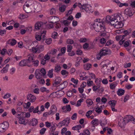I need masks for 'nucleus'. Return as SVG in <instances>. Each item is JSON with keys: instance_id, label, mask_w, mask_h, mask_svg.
Wrapping results in <instances>:
<instances>
[{"instance_id": "nucleus-36", "label": "nucleus", "mask_w": 135, "mask_h": 135, "mask_svg": "<svg viewBox=\"0 0 135 135\" xmlns=\"http://www.w3.org/2000/svg\"><path fill=\"white\" fill-rule=\"evenodd\" d=\"M40 72L42 74V76H45L46 74V71L43 68H41L40 70H39Z\"/></svg>"}, {"instance_id": "nucleus-50", "label": "nucleus", "mask_w": 135, "mask_h": 135, "mask_svg": "<svg viewBox=\"0 0 135 135\" xmlns=\"http://www.w3.org/2000/svg\"><path fill=\"white\" fill-rule=\"evenodd\" d=\"M67 43L68 44H72L74 43V41L72 39H68L67 40Z\"/></svg>"}, {"instance_id": "nucleus-12", "label": "nucleus", "mask_w": 135, "mask_h": 135, "mask_svg": "<svg viewBox=\"0 0 135 135\" xmlns=\"http://www.w3.org/2000/svg\"><path fill=\"white\" fill-rule=\"evenodd\" d=\"M9 126V123L7 122H4L3 123L0 124V127L5 131H6L7 129Z\"/></svg>"}, {"instance_id": "nucleus-33", "label": "nucleus", "mask_w": 135, "mask_h": 135, "mask_svg": "<svg viewBox=\"0 0 135 135\" xmlns=\"http://www.w3.org/2000/svg\"><path fill=\"white\" fill-rule=\"evenodd\" d=\"M61 69V68L60 66L59 65H57L55 67V68L54 69V71L58 73L60 71Z\"/></svg>"}, {"instance_id": "nucleus-61", "label": "nucleus", "mask_w": 135, "mask_h": 135, "mask_svg": "<svg viewBox=\"0 0 135 135\" xmlns=\"http://www.w3.org/2000/svg\"><path fill=\"white\" fill-rule=\"evenodd\" d=\"M77 117V114L76 113H74L71 117V119L73 120H75Z\"/></svg>"}, {"instance_id": "nucleus-4", "label": "nucleus", "mask_w": 135, "mask_h": 135, "mask_svg": "<svg viewBox=\"0 0 135 135\" xmlns=\"http://www.w3.org/2000/svg\"><path fill=\"white\" fill-rule=\"evenodd\" d=\"M32 59V57H30V55H28L27 56V59L21 61L19 63V65L22 67L26 65L28 66V64L30 63Z\"/></svg>"}, {"instance_id": "nucleus-5", "label": "nucleus", "mask_w": 135, "mask_h": 135, "mask_svg": "<svg viewBox=\"0 0 135 135\" xmlns=\"http://www.w3.org/2000/svg\"><path fill=\"white\" fill-rule=\"evenodd\" d=\"M44 50V46H36L35 47H32V49H30V51H31L33 53L37 52L39 53Z\"/></svg>"}, {"instance_id": "nucleus-24", "label": "nucleus", "mask_w": 135, "mask_h": 135, "mask_svg": "<svg viewBox=\"0 0 135 135\" xmlns=\"http://www.w3.org/2000/svg\"><path fill=\"white\" fill-rule=\"evenodd\" d=\"M42 23L41 22H37L35 25V28L37 30H38L40 29L42 25Z\"/></svg>"}, {"instance_id": "nucleus-30", "label": "nucleus", "mask_w": 135, "mask_h": 135, "mask_svg": "<svg viewBox=\"0 0 135 135\" xmlns=\"http://www.w3.org/2000/svg\"><path fill=\"white\" fill-rule=\"evenodd\" d=\"M53 71L54 69H52L48 71L47 75L49 78H51L53 77Z\"/></svg>"}, {"instance_id": "nucleus-14", "label": "nucleus", "mask_w": 135, "mask_h": 135, "mask_svg": "<svg viewBox=\"0 0 135 135\" xmlns=\"http://www.w3.org/2000/svg\"><path fill=\"white\" fill-rule=\"evenodd\" d=\"M62 111L63 112L66 113L68 111L70 112L71 110L70 105L69 104L67 105L66 106H63L62 108Z\"/></svg>"}, {"instance_id": "nucleus-7", "label": "nucleus", "mask_w": 135, "mask_h": 135, "mask_svg": "<svg viewBox=\"0 0 135 135\" xmlns=\"http://www.w3.org/2000/svg\"><path fill=\"white\" fill-rule=\"evenodd\" d=\"M100 52L102 56L107 55H110L111 53V51L110 50L106 47H103L100 50Z\"/></svg>"}, {"instance_id": "nucleus-13", "label": "nucleus", "mask_w": 135, "mask_h": 135, "mask_svg": "<svg viewBox=\"0 0 135 135\" xmlns=\"http://www.w3.org/2000/svg\"><path fill=\"white\" fill-rule=\"evenodd\" d=\"M57 109L55 105H52L51 107L50 110L49 112V115H53L57 111Z\"/></svg>"}, {"instance_id": "nucleus-39", "label": "nucleus", "mask_w": 135, "mask_h": 135, "mask_svg": "<svg viewBox=\"0 0 135 135\" xmlns=\"http://www.w3.org/2000/svg\"><path fill=\"white\" fill-rule=\"evenodd\" d=\"M58 35L57 33L56 32H54L52 34L51 37L54 38L56 39L57 38Z\"/></svg>"}, {"instance_id": "nucleus-53", "label": "nucleus", "mask_w": 135, "mask_h": 135, "mask_svg": "<svg viewBox=\"0 0 135 135\" xmlns=\"http://www.w3.org/2000/svg\"><path fill=\"white\" fill-rule=\"evenodd\" d=\"M107 67L108 66L106 64L103 65L102 68L101 70L104 72V71H105V70H108V69H107Z\"/></svg>"}, {"instance_id": "nucleus-62", "label": "nucleus", "mask_w": 135, "mask_h": 135, "mask_svg": "<svg viewBox=\"0 0 135 135\" xmlns=\"http://www.w3.org/2000/svg\"><path fill=\"white\" fill-rule=\"evenodd\" d=\"M62 23L65 26H68V25L70 23V22H69L67 20H64L62 21Z\"/></svg>"}, {"instance_id": "nucleus-18", "label": "nucleus", "mask_w": 135, "mask_h": 135, "mask_svg": "<svg viewBox=\"0 0 135 135\" xmlns=\"http://www.w3.org/2000/svg\"><path fill=\"white\" fill-rule=\"evenodd\" d=\"M68 84V83L66 81H64L63 83H61L59 85L60 88L61 90H62L66 87Z\"/></svg>"}, {"instance_id": "nucleus-45", "label": "nucleus", "mask_w": 135, "mask_h": 135, "mask_svg": "<svg viewBox=\"0 0 135 135\" xmlns=\"http://www.w3.org/2000/svg\"><path fill=\"white\" fill-rule=\"evenodd\" d=\"M83 48L85 50H87L89 47V44L88 43H85L83 46Z\"/></svg>"}, {"instance_id": "nucleus-8", "label": "nucleus", "mask_w": 135, "mask_h": 135, "mask_svg": "<svg viewBox=\"0 0 135 135\" xmlns=\"http://www.w3.org/2000/svg\"><path fill=\"white\" fill-rule=\"evenodd\" d=\"M134 11L133 8H128L125 9L124 11V14L129 16L133 15L134 13Z\"/></svg>"}, {"instance_id": "nucleus-35", "label": "nucleus", "mask_w": 135, "mask_h": 135, "mask_svg": "<svg viewBox=\"0 0 135 135\" xmlns=\"http://www.w3.org/2000/svg\"><path fill=\"white\" fill-rule=\"evenodd\" d=\"M56 129V127L55 125H53L50 128V133L51 134L53 133V132H54V131H55Z\"/></svg>"}, {"instance_id": "nucleus-31", "label": "nucleus", "mask_w": 135, "mask_h": 135, "mask_svg": "<svg viewBox=\"0 0 135 135\" xmlns=\"http://www.w3.org/2000/svg\"><path fill=\"white\" fill-rule=\"evenodd\" d=\"M116 101L115 100H113L110 101L109 102V104H110V105L111 106V107H112L113 108V107H115L116 104Z\"/></svg>"}, {"instance_id": "nucleus-58", "label": "nucleus", "mask_w": 135, "mask_h": 135, "mask_svg": "<svg viewBox=\"0 0 135 135\" xmlns=\"http://www.w3.org/2000/svg\"><path fill=\"white\" fill-rule=\"evenodd\" d=\"M48 54H49V52H48L44 56L45 59L46 61L49 60L50 59V56L48 55Z\"/></svg>"}, {"instance_id": "nucleus-23", "label": "nucleus", "mask_w": 135, "mask_h": 135, "mask_svg": "<svg viewBox=\"0 0 135 135\" xmlns=\"http://www.w3.org/2000/svg\"><path fill=\"white\" fill-rule=\"evenodd\" d=\"M91 124L95 126H97L99 124V121L97 119L95 118L91 122Z\"/></svg>"}, {"instance_id": "nucleus-43", "label": "nucleus", "mask_w": 135, "mask_h": 135, "mask_svg": "<svg viewBox=\"0 0 135 135\" xmlns=\"http://www.w3.org/2000/svg\"><path fill=\"white\" fill-rule=\"evenodd\" d=\"M106 41L105 39L104 38H102L100 40V42L102 44H104Z\"/></svg>"}, {"instance_id": "nucleus-63", "label": "nucleus", "mask_w": 135, "mask_h": 135, "mask_svg": "<svg viewBox=\"0 0 135 135\" xmlns=\"http://www.w3.org/2000/svg\"><path fill=\"white\" fill-rule=\"evenodd\" d=\"M129 45V43L128 41H126L124 42V44H123L124 46L125 47H127Z\"/></svg>"}, {"instance_id": "nucleus-44", "label": "nucleus", "mask_w": 135, "mask_h": 135, "mask_svg": "<svg viewBox=\"0 0 135 135\" xmlns=\"http://www.w3.org/2000/svg\"><path fill=\"white\" fill-rule=\"evenodd\" d=\"M83 99H80L79 100H78L77 102V103L76 105V106L79 107L81 105V102H83Z\"/></svg>"}, {"instance_id": "nucleus-11", "label": "nucleus", "mask_w": 135, "mask_h": 135, "mask_svg": "<svg viewBox=\"0 0 135 135\" xmlns=\"http://www.w3.org/2000/svg\"><path fill=\"white\" fill-rule=\"evenodd\" d=\"M17 117L19 119V123L21 124H23L24 125L26 124L25 122V118L24 117H22L21 114H18Z\"/></svg>"}, {"instance_id": "nucleus-6", "label": "nucleus", "mask_w": 135, "mask_h": 135, "mask_svg": "<svg viewBox=\"0 0 135 135\" xmlns=\"http://www.w3.org/2000/svg\"><path fill=\"white\" fill-rule=\"evenodd\" d=\"M133 119V117L131 115H127L126 116V117L123 119L122 118V123L120 122V123L122 124L123 125H124L129 122L130 121H132Z\"/></svg>"}, {"instance_id": "nucleus-21", "label": "nucleus", "mask_w": 135, "mask_h": 135, "mask_svg": "<svg viewBox=\"0 0 135 135\" xmlns=\"http://www.w3.org/2000/svg\"><path fill=\"white\" fill-rule=\"evenodd\" d=\"M118 82L119 81H117L111 83L110 86V88L112 89H114L116 86L117 85Z\"/></svg>"}, {"instance_id": "nucleus-57", "label": "nucleus", "mask_w": 135, "mask_h": 135, "mask_svg": "<svg viewBox=\"0 0 135 135\" xmlns=\"http://www.w3.org/2000/svg\"><path fill=\"white\" fill-rule=\"evenodd\" d=\"M67 130V129L65 127L63 128L62 130L61 133L62 135L64 134L65 133V132Z\"/></svg>"}, {"instance_id": "nucleus-49", "label": "nucleus", "mask_w": 135, "mask_h": 135, "mask_svg": "<svg viewBox=\"0 0 135 135\" xmlns=\"http://www.w3.org/2000/svg\"><path fill=\"white\" fill-rule=\"evenodd\" d=\"M38 106H37L36 108H35L34 109V110L33 111V113H38V112H39V113H38V114H39L40 113V112L38 110Z\"/></svg>"}, {"instance_id": "nucleus-41", "label": "nucleus", "mask_w": 135, "mask_h": 135, "mask_svg": "<svg viewBox=\"0 0 135 135\" xmlns=\"http://www.w3.org/2000/svg\"><path fill=\"white\" fill-rule=\"evenodd\" d=\"M40 91L42 92H44L45 91H46L47 92H48L49 91V90H46V88L42 87L40 88Z\"/></svg>"}, {"instance_id": "nucleus-37", "label": "nucleus", "mask_w": 135, "mask_h": 135, "mask_svg": "<svg viewBox=\"0 0 135 135\" xmlns=\"http://www.w3.org/2000/svg\"><path fill=\"white\" fill-rule=\"evenodd\" d=\"M66 8V6L65 5L61 6L60 7L59 10L61 12H63L65 11Z\"/></svg>"}, {"instance_id": "nucleus-47", "label": "nucleus", "mask_w": 135, "mask_h": 135, "mask_svg": "<svg viewBox=\"0 0 135 135\" xmlns=\"http://www.w3.org/2000/svg\"><path fill=\"white\" fill-rule=\"evenodd\" d=\"M57 52V50L56 49H53L49 53V54H51L52 55H54Z\"/></svg>"}, {"instance_id": "nucleus-51", "label": "nucleus", "mask_w": 135, "mask_h": 135, "mask_svg": "<svg viewBox=\"0 0 135 135\" xmlns=\"http://www.w3.org/2000/svg\"><path fill=\"white\" fill-rule=\"evenodd\" d=\"M118 6H119V7H122L123 6H127L128 4L126 3H122L120 2L118 3Z\"/></svg>"}, {"instance_id": "nucleus-9", "label": "nucleus", "mask_w": 135, "mask_h": 135, "mask_svg": "<svg viewBox=\"0 0 135 135\" xmlns=\"http://www.w3.org/2000/svg\"><path fill=\"white\" fill-rule=\"evenodd\" d=\"M48 21L49 23H54L59 22L60 21V19L57 17L51 16L48 18Z\"/></svg>"}, {"instance_id": "nucleus-19", "label": "nucleus", "mask_w": 135, "mask_h": 135, "mask_svg": "<svg viewBox=\"0 0 135 135\" xmlns=\"http://www.w3.org/2000/svg\"><path fill=\"white\" fill-rule=\"evenodd\" d=\"M70 118H67L66 119L62 121H61L63 125H66L68 126L70 123Z\"/></svg>"}, {"instance_id": "nucleus-60", "label": "nucleus", "mask_w": 135, "mask_h": 135, "mask_svg": "<svg viewBox=\"0 0 135 135\" xmlns=\"http://www.w3.org/2000/svg\"><path fill=\"white\" fill-rule=\"evenodd\" d=\"M92 113V111L91 110L88 111L86 114V115L89 118L90 115Z\"/></svg>"}, {"instance_id": "nucleus-1", "label": "nucleus", "mask_w": 135, "mask_h": 135, "mask_svg": "<svg viewBox=\"0 0 135 135\" xmlns=\"http://www.w3.org/2000/svg\"><path fill=\"white\" fill-rule=\"evenodd\" d=\"M120 15H121L119 14H115L114 16L110 17L109 16H107L105 21L108 23H110L112 25H115V27L118 26V27H122L123 25L122 23V20L121 19Z\"/></svg>"}, {"instance_id": "nucleus-55", "label": "nucleus", "mask_w": 135, "mask_h": 135, "mask_svg": "<svg viewBox=\"0 0 135 135\" xmlns=\"http://www.w3.org/2000/svg\"><path fill=\"white\" fill-rule=\"evenodd\" d=\"M52 41V39L51 38H47L46 39L45 41L46 43L48 45H49L51 43Z\"/></svg>"}, {"instance_id": "nucleus-64", "label": "nucleus", "mask_w": 135, "mask_h": 135, "mask_svg": "<svg viewBox=\"0 0 135 135\" xmlns=\"http://www.w3.org/2000/svg\"><path fill=\"white\" fill-rule=\"evenodd\" d=\"M56 12V11L55 8H52L50 11V13L51 15L54 14Z\"/></svg>"}, {"instance_id": "nucleus-32", "label": "nucleus", "mask_w": 135, "mask_h": 135, "mask_svg": "<svg viewBox=\"0 0 135 135\" xmlns=\"http://www.w3.org/2000/svg\"><path fill=\"white\" fill-rule=\"evenodd\" d=\"M81 127V126L79 124L73 127L72 129L73 130L79 131Z\"/></svg>"}, {"instance_id": "nucleus-29", "label": "nucleus", "mask_w": 135, "mask_h": 135, "mask_svg": "<svg viewBox=\"0 0 135 135\" xmlns=\"http://www.w3.org/2000/svg\"><path fill=\"white\" fill-rule=\"evenodd\" d=\"M21 114V116L24 117L25 118L29 117L30 116V114L29 113H22Z\"/></svg>"}, {"instance_id": "nucleus-28", "label": "nucleus", "mask_w": 135, "mask_h": 135, "mask_svg": "<svg viewBox=\"0 0 135 135\" xmlns=\"http://www.w3.org/2000/svg\"><path fill=\"white\" fill-rule=\"evenodd\" d=\"M91 64L89 63L85 64L84 65V69L88 70H89L91 67Z\"/></svg>"}, {"instance_id": "nucleus-2", "label": "nucleus", "mask_w": 135, "mask_h": 135, "mask_svg": "<svg viewBox=\"0 0 135 135\" xmlns=\"http://www.w3.org/2000/svg\"><path fill=\"white\" fill-rule=\"evenodd\" d=\"M91 25L94 30L98 32H104L106 28L103 23L95 22L92 23Z\"/></svg>"}, {"instance_id": "nucleus-54", "label": "nucleus", "mask_w": 135, "mask_h": 135, "mask_svg": "<svg viewBox=\"0 0 135 135\" xmlns=\"http://www.w3.org/2000/svg\"><path fill=\"white\" fill-rule=\"evenodd\" d=\"M71 81L76 85L78 84V79H75L74 78H72Z\"/></svg>"}, {"instance_id": "nucleus-34", "label": "nucleus", "mask_w": 135, "mask_h": 135, "mask_svg": "<svg viewBox=\"0 0 135 135\" xmlns=\"http://www.w3.org/2000/svg\"><path fill=\"white\" fill-rule=\"evenodd\" d=\"M86 102L88 106H90L93 103V101L90 99H88L86 100Z\"/></svg>"}, {"instance_id": "nucleus-15", "label": "nucleus", "mask_w": 135, "mask_h": 135, "mask_svg": "<svg viewBox=\"0 0 135 135\" xmlns=\"http://www.w3.org/2000/svg\"><path fill=\"white\" fill-rule=\"evenodd\" d=\"M30 57H32V59L30 63L32 62L33 64L35 66H38L39 63V61L37 60H35L34 59V55H30Z\"/></svg>"}, {"instance_id": "nucleus-22", "label": "nucleus", "mask_w": 135, "mask_h": 135, "mask_svg": "<svg viewBox=\"0 0 135 135\" xmlns=\"http://www.w3.org/2000/svg\"><path fill=\"white\" fill-rule=\"evenodd\" d=\"M9 66V64H7L5 67L3 68V69L1 70V72L2 73H6L8 71Z\"/></svg>"}, {"instance_id": "nucleus-52", "label": "nucleus", "mask_w": 135, "mask_h": 135, "mask_svg": "<svg viewBox=\"0 0 135 135\" xmlns=\"http://www.w3.org/2000/svg\"><path fill=\"white\" fill-rule=\"evenodd\" d=\"M79 41L80 43L85 42L87 41V39L85 38H81L79 40Z\"/></svg>"}, {"instance_id": "nucleus-26", "label": "nucleus", "mask_w": 135, "mask_h": 135, "mask_svg": "<svg viewBox=\"0 0 135 135\" xmlns=\"http://www.w3.org/2000/svg\"><path fill=\"white\" fill-rule=\"evenodd\" d=\"M9 42L11 46H13L15 45L17 42L16 41L14 38H12L9 41Z\"/></svg>"}, {"instance_id": "nucleus-38", "label": "nucleus", "mask_w": 135, "mask_h": 135, "mask_svg": "<svg viewBox=\"0 0 135 135\" xmlns=\"http://www.w3.org/2000/svg\"><path fill=\"white\" fill-rule=\"evenodd\" d=\"M73 49V46L69 45H68L67 46V51L69 52H71Z\"/></svg>"}, {"instance_id": "nucleus-59", "label": "nucleus", "mask_w": 135, "mask_h": 135, "mask_svg": "<svg viewBox=\"0 0 135 135\" xmlns=\"http://www.w3.org/2000/svg\"><path fill=\"white\" fill-rule=\"evenodd\" d=\"M113 43V41L112 40H109L106 43L105 46H108L112 44Z\"/></svg>"}, {"instance_id": "nucleus-56", "label": "nucleus", "mask_w": 135, "mask_h": 135, "mask_svg": "<svg viewBox=\"0 0 135 135\" xmlns=\"http://www.w3.org/2000/svg\"><path fill=\"white\" fill-rule=\"evenodd\" d=\"M25 8H24L23 6V9L24 11L27 13H29L31 12V11L30 10V8H28L27 7H25Z\"/></svg>"}, {"instance_id": "nucleus-17", "label": "nucleus", "mask_w": 135, "mask_h": 135, "mask_svg": "<svg viewBox=\"0 0 135 135\" xmlns=\"http://www.w3.org/2000/svg\"><path fill=\"white\" fill-rule=\"evenodd\" d=\"M38 121L37 119L35 118L32 119L30 121V124L33 126H36L38 124Z\"/></svg>"}, {"instance_id": "nucleus-10", "label": "nucleus", "mask_w": 135, "mask_h": 135, "mask_svg": "<svg viewBox=\"0 0 135 135\" xmlns=\"http://www.w3.org/2000/svg\"><path fill=\"white\" fill-rule=\"evenodd\" d=\"M27 100L32 103L35 102L36 99V97L31 94H28L27 95Z\"/></svg>"}, {"instance_id": "nucleus-46", "label": "nucleus", "mask_w": 135, "mask_h": 135, "mask_svg": "<svg viewBox=\"0 0 135 135\" xmlns=\"http://www.w3.org/2000/svg\"><path fill=\"white\" fill-rule=\"evenodd\" d=\"M131 65V63H126L124 64V67L125 68H129L130 67Z\"/></svg>"}, {"instance_id": "nucleus-27", "label": "nucleus", "mask_w": 135, "mask_h": 135, "mask_svg": "<svg viewBox=\"0 0 135 135\" xmlns=\"http://www.w3.org/2000/svg\"><path fill=\"white\" fill-rule=\"evenodd\" d=\"M77 59V61L76 62L75 64V66L76 67H78L80 65V61H81L82 59L80 57H77L76 58Z\"/></svg>"}, {"instance_id": "nucleus-48", "label": "nucleus", "mask_w": 135, "mask_h": 135, "mask_svg": "<svg viewBox=\"0 0 135 135\" xmlns=\"http://www.w3.org/2000/svg\"><path fill=\"white\" fill-rule=\"evenodd\" d=\"M61 73L62 75H68L69 73L68 71L64 70H62L61 71Z\"/></svg>"}, {"instance_id": "nucleus-16", "label": "nucleus", "mask_w": 135, "mask_h": 135, "mask_svg": "<svg viewBox=\"0 0 135 135\" xmlns=\"http://www.w3.org/2000/svg\"><path fill=\"white\" fill-rule=\"evenodd\" d=\"M35 74V77L37 79H40L42 77V74L40 72L39 70H36Z\"/></svg>"}, {"instance_id": "nucleus-25", "label": "nucleus", "mask_w": 135, "mask_h": 135, "mask_svg": "<svg viewBox=\"0 0 135 135\" xmlns=\"http://www.w3.org/2000/svg\"><path fill=\"white\" fill-rule=\"evenodd\" d=\"M61 81V79L60 77H57L56 78L54 83L55 85V86L60 84Z\"/></svg>"}, {"instance_id": "nucleus-3", "label": "nucleus", "mask_w": 135, "mask_h": 135, "mask_svg": "<svg viewBox=\"0 0 135 135\" xmlns=\"http://www.w3.org/2000/svg\"><path fill=\"white\" fill-rule=\"evenodd\" d=\"M78 6L81 9L84 10L88 13H90L93 12L91 7L88 3L82 4L79 2L78 4Z\"/></svg>"}, {"instance_id": "nucleus-20", "label": "nucleus", "mask_w": 135, "mask_h": 135, "mask_svg": "<svg viewBox=\"0 0 135 135\" xmlns=\"http://www.w3.org/2000/svg\"><path fill=\"white\" fill-rule=\"evenodd\" d=\"M125 92V91L122 89H119L117 91V93L119 96H121L124 95Z\"/></svg>"}, {"instance_id": "nucleus-40", "label": "nucleus", "mask_w": 135, "mask_h": 135, "mask_svg": "<svg viewBox=\"0 0 135 135\" xmlns=\"http://www.w3.org/2000/svg\"><path fill=\"white\" fill-rule=\"evenodd\" d=\"M95 111L97 113L100 114L102 112V110L100 108L97 107L96 108Z\"/></svg>"}, {"instance_id": "nucleus-42", "label": "nucleus", "mask_w": 135, "mask_h": 135, "mask_svg": "<svg viewBox=\"0 0 135 135\" xmlns=\"http://www.w3.org/2000/svg\"><path fill=\"white\" fill-rule=\"evenodd\" d=\"M46 130V128H42L40 131V134L41 135L44 134Z\"/></svg>"}]
</instances>
